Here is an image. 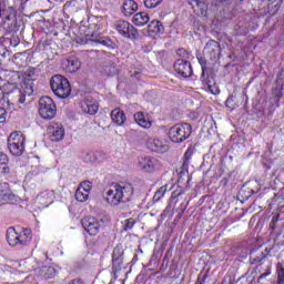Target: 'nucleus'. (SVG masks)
Listing matches in <instances>:
<instances>
[{"instance_id":"8","label":"nucleus","mask_w":284,"mask_h":284,"mask_svg":"<svg viewBox=\"0 0 284 284\" xmlns=\"http://www.w3.org/2000/svg\"><path fill=\"white\" fill-rule=\"evenodd\" d=\"M82 227L90 234V236H97L100 230L103 227V221L97 220V217H84L82 220Z\"/></svg>"},{"instance_id":"33","label":"nucleus","mask_w":284,"mask_h":284,"mask_svg":"<svg viewBox=\"0 0 284 284\" xmlns=\"http://www.w3.org/2000/svg\"><path fill=\"white\" fill-rule=\"evenodd\" d=\"M277 283L284 284V261L277 264Z\"/></svg>"},{"instance_id":"53","label":"nucleus","mask_w":284,"mask_h":284,"mask_svg":"<svg viewBox=\"0 0 284 284\" xmlns=\"http://www.w3.org/2000/svg\"><path fill=\"white\" fill-rule=\"evenodd\" d=\"M240 194L243 196V194H245V191H244V190H241V191H240Z\"/></svg>"},{"instance_id":"21","label":"nucleus","mask_w":284,"mask_h":284,"mask_svg":"<svg viewBox=\"0 0 284 284\" xmlns=\"http://www.w3.org/2000/svg\"><path fill=\"white\" fill-rule=\"evenodd\" d=\"M82 112L85 114H97L99 112V104L92 100H83L81 103Z\"/></svg>"},{"instance_id":"36","label":"nucleus","mask_w":284,"mask_h":284,"mask_svg":"<svg viewBox=\"0 0 284 284\" xmlns=\"http://www.w3.org/2000/svg\"><path fill=\"white\" fill-rule=\"evenodd\" d=\"M135 223H136V221H134V219H132V217L125 220L124 224H123L124 232L132 230V227H134Z\"/></svg>"},{"instance_id":"48","label":"nucleus","mask_w":284,"mask_h":284,"mask_svg":"<svg viewBox=\"0 0 284 284\" xmlns=\"http://www.w3.org/2000/svg\"><path fill=\"white\" fill-rule=\"evenodd\" d=\"M252 194H256V192L254 190H248V194L245 195V199H250V196H252Z\"/></svg>"},{"instance_id":"57","label":"nucleus","mask_w":284,"mask_h":284,"mask_svg":"<svg viewBox=\"0 0 284 284\" xmlns=\"http://www.w3.org/2000/svg\"><path fill=\"white\" fill-rule=\"evenodd\" d=\"M240 1H243V0H240Z\"/></svg>"},{"instance_id":"45","label":"nucleus","mask_w":284,"mask_h":284,"mask_svg":"<svg viewBox=\"0 0 284 284\" xmlns=\"http://www.w3.org/2000/svg\"><path fill=\"white\" fill-rule=\"evenodd\" d=\"M207 278L206 274L199 275L196 284H205V280Z\"/></svg>"},{"instance_id":"42","label":"nucleus","mask_w":284,"mask_h":284,"mask_svg":"<svg viewBox=\"0 0 284 284\" xmlns=\"http://www.w3.org/2000/svg\"><path fill=\"white\" fill-rule=\"evenodd\" d=\"M178 57H182L183 59H185L187 57V51L185 49H179L176 51Z\"/></svg>"},{"instance_id":"32","label":"nucleus","mask_w":284,"mask_h":284,"mask_svg":"<svg viewBox=\"0 0 284 284\" xmlns=\"http://www.w3.org/2000/svg\"><path fill=\"white\" fill-rule=\"evenodd\" d=\"M163 3V0H144L145 8L153 10L154 8H159Z\"/></svg>"},{"instance_id":"37","label":"nucleus","mask_w":284,"mask_h":284,"mask_svg":"<svg viewBox=\"0 0 284 284\" xmlns=\"http://www.w3.org/2000/svg\"><path fill=\"white\" fill-rule=\"evenodd\" d=\"M206 85L209 88V91L211 92V94H221V89H219V87L216 85V83H211L210 81L206 82Z\"/></svg>"},{"instance_id":"5","label":"nucleus","mask_w":284,"mask_h":284,"mask_svg":"<svg viewBox=\"0 0 284 284\" xmlns=\"http://www.w3.org/2000/svg\"><path fill=\"white\" fill-rule=\"evenodd\" d=\"M192 135V125L189 123L175 124L169 130V136L173 143H183Z\"/></svg>"},{"instance_id":"41","label":"nucleus","mask_w":284,"mask_h":284,"mask_svg":"<svg viewBox=\"0 0 284 284\" xmlns=\"http://www.w3.org/2000/svg\"><path fill=\"white\" fill-rule=\"evenodd\" d=\"M8 155L6 153L0 152V165H7Z\"/></svg>"},{"instance_id":"56","label":"nucleus","mask_w":284,"mask_h":284,"mask_svg":"<svg viewBox=\"0 0 284 284\" xmlns=\"http://www.w3.org/2000/svg\"><path fill=\"white\" fill-rule=\"evenodd\" d=\"M31 92H32V88H30Z\"/></svg>"},{"instance_id":"39","label":"nucleus","mask_w":284,"mask_h":284,"mask_svg":"<svg viewBox=\"0 0 284 284\" xmlns=\"http://www.w3.org/2000/svg\"><path fill=\"white\" fill-rule=\"evenodd\" d=\"M185 179L187 183H190V174L187 173V171H181L179 176V183H183Z\"/></svg>"},{"instance_id":"46","label":"nucleus","mask_w":284,"mask_h":284,"mask_svg":"<svg viewBox=\"0 0 284 284\" xmlns=\"http://www.w3.org/2000/svg\"><path fill=\"white\" fill-rule=\"evenodd\" d=\"M270 274H272V271L267 270L265 273L261 274L258 278L260 280L267 278V276H270Z\"/></svg>"},{"instance_id":"17","label":"nucleus","mask_w":284,"mask_h":284,"mask_svg":"<svg viewBox=\"0 0 284 284\" xmlns=\"http://www.w3.org/2000/svg\"><path fill=\"white\" fill-rule=\"evenodd\" d=\"M204 51L206 52V54H209L210 59H216V57H219L221 52V45L219 44L217 41L210 40L206 43Z\"/></svg>"},{"instance_id":"23","label":"nucleus","mask_w":284,"mask_h":284,"mask_svg":"<svg viewBox=\"0 0 284 284\" xmlns=\"http://www.w3.org/2000/svg\"><path fill=\"white\" fill-rule=\"evenodd\" d=\"M111 119L116 125H123L125 123V113L121 109H114L111 111Z\"/></svg>"},{"instance_id":"10","label":"nucleus","mask_w":284,"mask_h":284,"mask_svg":"<svg viewBox=\"0 0 284 284\" xmlns=\"http://www.w3.org/2000/svg\"><path fill=\"white\" fill-rule=\"evenodd\" d=\"M125 254V251L123 250L122 245H116L113 248L112 253V272L116 274V272H121L123 270V255Z\"/></svg>"},{"instance_id":"52","label":"nucleus","mask_w":284,"mask_h":284,"mask_svg":"<svg viewBox=\"0 0 284 284\" xmlns=\"http://www.w3.org/2000/svg\"><path fill=\"white\" fill-rule=\"evenodd\" d=\"M1 51L3 52V53H2V57H6V48L0 47V52H1Z\"/></svg>"},{"instance_id":"28","label":"nucleus","mask_w":284,"mask_h":284,"mask_svg":"<svg viewBox=\"0 0 284 284\" xmlns=\"http://www.w3.org/2000/svg\"><path fill=\"white\" fill-rule=\"evenodd\" d=\"M134 120L138 123V125H141V128H152V122H150V120H146L145 115L142 112L135 113Z\"/></svg>"},{"instance_id":"54","label":"nucleus","mask_w":284,"mask_h":284,"mask_svg":"<svg viewBox=\"0 0 284 284\" xmlns=\"http://www.w3.org/2000/svg\"><path fill=\"white\" fill-rule=\"evenodd\" d=\"M277 99H281V95H277Z\"/></svg>"},{"instance_id":"12","label":"nucleus","mask_w":284,"mask_h":284,"mask_svg":"<svg viewBox=\"0 0 284 284\" xmlns=\"http://www.w3.org/2000/svg\"><path fill=\"white\" fill-rule=\"evenodd\" d=\"M47 134L50 141L58 143V141H63V136H65V131L63 126L59 123H51L47 129Z\"/></svg>"},{"instance_id":"18","label":"nucleus","mask_w":284,"mask_h":284,"mask_svg":"<svg viewBox=\"0 0 284 284\" xmlns=\"http://www.w3.org/2000/svg\"><path fill=\"white\" fill-rule=\"evenodd\" d=\"M146 32L149 37H154V34H163L165 29L163 28V23L159 20H152L148 26Z\"/></svg>"},{"instance_id":"20","label":"nucleus","mask_w":284,"mask_h":284,"mask_svg":"<svg viewBox=\"0 0 284 284\" xmlns=\"http://www.w3.org/2000/svg\"><path fill=\"white\" fill-rule=\"evenodd\" d=\"M91 41L93 43H100L101 45H105L106 48H113L114 42L110 38L103 37L97 31L91 34Z\"/></svg>"},{"instance_id":"19","label":"nucleus","mask_w":284,"mask_h":284,"mask_svg":"<svg viewBox=\"0 0 284 284\" xmlns=\"http://www.w3.org/2000/svg\"><path fill=\"white\" fill-rule=\"evenodd\" d=\"M139 10V4L134 0H124L122 6V12L124 17H132L134 12Z\"/></svg>"},{"instance_id":"2","label":"nucleus","mask_w":284,"mask_h":284,"mask_svg":"<svg viewBox=\"0 0 284 284\" xmlns=\"http://www.w3.org/2000/svg\"><path fill=\"white\" fill-rule=\"evenodd\" d=\"M7 241L11 247H21L28 245L32 241V231L24 229L21 232L14 227L7 230Z\"/></svg>"},{"instance_id":"26","label":"nucleus","mask_w":284,"mask_h":284,"mask_svg":"<svg viewBox=\"0 0 284 284\" xmlns=\"http://www.w3.org/2000/svg\"><path fill=\"white\" fill-rule=\"evenodd\" d=\"M57 275V270L54 268V266H42L40 268V276L41 278H54V276Z\"/></svg>"},{"instance_id":"25","label":"nucleus","mask_w":284,"mask_h":284,"mask_svg":"<svg viewBox=\"0 0 284 284\" xmlns=\"http://www.w3.org/2000/svg\"><path fill=\"white\" fill-rule=\"evenodd\" d=\"M67 72H77L81 68V62L77 58H69L65 61Z\"/></svg>"},{"instance_id":"7","label":"nucleus","mask_w":284,"mask_h":284,"mask_svg":"<svg viewBox=\"0 0 284 284\" xmlns=\"http://www.w3.org/2000/svg\"><path fill=\"white\" fill-rule=\"evenodd\" d=\"M114 28L121 37H124L125 39H138L139 37V30L134 28L130 22L125 20H118L114 23Z\"/></svg>"},{"instance_id":"35","label":"nucleus","mask_w":284,"mask_h":284,"mask_svg":"<svg viewBox=\"0 0 284 284\" xmlns=\"http://www.w3.org/2000/svg\"><path fill=\"white\" fill-rule=\"evenodd\" d=\"M78 189L82 190L83 192H87L90 194L92 190V183L90 181H83Z\"/></svg>"},{"instance_id":"9","label":"nucleus","mask_w":284,"mask_h":284,"mask_svg":"<svg viewBox=\"0 0 284 284\" xmlns=\"http://www.w3.org/2000/svg\"><path fill=\"white\" fill-rule=\"evenodd\" d=\"M138 168L142 172H154V170H161V162L156 158L142 156L138 161Z\"/></svg>"},{"instance_id":"11","label":"nucleus","mask_w":284,"mask_h":284,"mask_svg":"<svg viewBox=\"0 0 284 284\" xmlns=\"http://www.w3.org/2000/svg\"><path fill=\"white\" fill-rule=\"evenodd\" d=\"M174 71L176 74L180 77H183V79H190L192 77L193 71H192V63L187 60L179 59L175 61L174 65Z\"/></svg>"},{"instance_id":"50","label":"nucleus","mask_w":284,"mask_h":284,"mask_svg":"<svg viewBox=\"0 0 284 284\" xmlns=\"http://www.w3.org/2000/svg\"><path fill=\"white\" fill-rule=\"evenodd\" d=\"M234 101V95H230L226 100V103H232Z\"/></svg>"},{"instance_id":"15","label":"nucleus","mask_w":284,"mask_h":284,"mask_svg":"<svg viewBox=\"0 0 284 284\" xmlns=\"http://www.w3.org/2000/svg\"><path fill=\"white\" fill-rule=\"evenodd\" d=\"M37 202L42 205V207H49L54 203V191H42L37 196Z\"/></svg>"},{"instance_id":"22","label":"nucleus","mask_w":284,"mask_h":284,"mask_svg":"<svg viewBox=\"0 0 284 284\" xmlns=\"http://www.w3.org/2000/svg\"><path fill=\"white\" fill-rule=\"evenodd\" d=\"M11 199L12 191L10 190V184L0 183V203H3V201H11Z\"/></svg>"},{"instance_id":"13","label":"nucleus","mask_w":284,"mask_h":284,"mask_svg":"<svg viewBox=\"0 0 284 284\" xmlns=\"http://www.w3.org/2000/svg\"><path fill=\"white\" fill-rule=\"evenodd\" d=\"M7 94L8 103H11V105H21V103H26V93L18 87H13Z\"/></svg>"},{"instance_id":"49","label":"nucleus","mask_w":284,"mask_h":284,"mask_svg":"<svg viewBox=\"0 0 284 284\" xmlns=\"http://www.w3.org/2000/svg\"><path fill=\"white\" fill-rule=\"evenodd\" d=\"M202 65V78L205 79V65L201 63Z\"/></svg>"},{"instance_id":"4","label":"nucleus","mask_w":284,"mask_h":284,"mask_svg":"<svg viewBox=\"0 0 284 284\" xmlns=\"http://www.w3.org/2000/svg\"><path fill=\"white\" fill-rule=\"evenodd\" d=\"M9 152L13 156H21L26 152V136L21 132H13L8 138Z\"/></svg>"},{"instance_id":"16","label":"nucleus","mask_w":284,"mask_h":284,"mask_svg":"<svg viewBox=\"0 0 284 284\" xmlns=\"http://www.w3.org/2000/svg\"><path fill=\"white\" fill-rule=\"evenodd\" d=\"M191 8L197 17H205L207 14V4L203 0H187Z\"/></svg>"},{"instance_id":"1","label":"nucleus","mask_w":284,"mask_h":284,"mask_svg":"<svg viewBox=\"0 0 284 284\" xmlns=\"http://www.w3.org/2000/svg\"><path fill=\"white\" fill-rule=\"evenodd\" d=\"M134 194L132 184L121 182L112 183L106 191V201L110 205H121V203H130Z\"/></svg>"},{"instance_id":"51","label":"nucleus","mask_w":284,"mask_h":284,"mask_svg":"<svg viewBox=\"0 0 284 284\" xmlns=\"http://www.w3.org/2000/svg\"><path fill=\"white\" fill-rule=\"evenodd\" d=\"M270 3H283V0H268Z\"/></svg>"},{"instance_id":"40","label":"nucleus","mask_w":284,"mask_h":284,"mask_svg":"<svg viewBox=\"0 0 284 284\" xmlns=\"http://www.w3.org/2000/svg\"><path fill=\"white\" fill-rule=\"evenodd\" d=\"M278 219H280V215H275V216L272 217V221L270 223L271 230H275L276 223H278Z\"/></svg>"},{"instance_id":"6","label":"nucleus","mask_w":284,"mask_h":284,"mask_svg":"<svg viewBox=\"0 0 284 284\" xmlns=\"http://www.w3.org/2000/svg\"><path fill=\"white\" fill-rule=\"evenodd\" d=\"M39 114L42 119H54L57 114V104L50 97H42L39 100Z\"/></svg>"},{"instance_id":"27","label":"nucleus","mask_w":284,"mask_h":284,"mask_svg":"<svg viewBox=\"0 0 284 284\" xmlns=\"http://www.w3.org/2000/svg\"><path fill=\"white\" fill-rule=\"evenodd\" d=\"M102 70L105 74H108V77H114V74H119V69H116V65H114V62L110 60L104 62Z\"/></svg>"},{"instance_id":"55","label":"nucleus","mask_w":284,"mask_h":284,"mask_svg":"<svg viewBox=\"0 0 284 284\" xmlns=\"http://www.w3.org/2000/svg\"><path fill=\"white\" fill-rule=\"evenodd\" d=\"M221 1H230V0H221Z\"/></svg>"},{"instance_id":"24","label":"nucleus","mask_w":284,"mask_h":284,"mask_svg":"<svg viewBox=\"0 0 284 284\" xmlns=\"http://www.w3.org/2000/svg\"><path fill=\"white\" fill-rule=\"evenodd\" d=\"M132 21L134 26H145V23L150 22V16L145 12H139L134 14Z\"/></svg>"},{"instance_id":"14","label":"nucleus","mask_w":284,"mask_h":284,"mask_svg":"<svg viewBox=\"0 0 284 284\" xmlns=\"http://www.w3.org/2000/svg\"><path fill=\"white\" fill-rule=\"evenodd\" d=\"M149 148L152 152H159L160 154H164L170 150V145L166 140L161 139H152L149 141Z\"/></svg>"},{"instance_id":"29","label":"nucleus","mask_w":284,"mask_h":284,"mask_svg":"<svg viewBox=\"0 0 284 284\" xmlns=\"http://www.w3.org/2000/svg\"><path fill=\"white\" fill-rule=\"evenodd\" d=\"M183 194V187L178 186L175 191L172 192L171 199H170V207H176V203H179V196Z\"/></svg>"},{"instance_id":"3","label":"nucleus","mask_w":284,"mask_h":284,"mask_svg":"<svg viewBox=\"0 0 284 284\" xmlns=\"http://www.w3.org/2000/svg\"><path fill=\"white\" fill-rule=\"evenodd\" d=\"M50 85L52 92L59 99H68L70 94H72V87H70V81L61 75L55 74L50 79Z\"/></svg>"},{"instance_id":"47","label":"nucleus","mask_w":284,"mask_h":284,"mask_svg":"<svg viewBox=\"0 0 284 284\" xmlns=\"http://www.w3.org/2000/svg\"><path fill=\"white\" fill-rule=\"evenodd\" d=\"M2 174H10V168L9 166H3L2 168Z\"/></svg>"},{"instance_id":"43","label":"nucleus","mask_w":284,"mask_h":284,"mask_svg":"<svg viewBox=\"0 0 284 284\" xmlns=\"http://www.w3.org/2000/svg\"><path fill=\"white\" fill-rule=\"evenodd\" d=\"M6 109L0 108V123H3V121H6Z\"/></svg>"},{"instance_id":"38","label":"nucleus","mask_w":284,"mask_h":284,"mask_svg":"<svg viewBox=\"0 0 284 284\" xmlns=\"http://www.w3.org/2000/svg\"><path fill=\"white\" fill-rule=\"evenodd\" d=\"M192 149H187L184 153V162H183V168H185V165H187V163H190V159H192Z\"/></svg>"},{"instance_id":"44","label":"nucleus","mask_w":284,"mask_h":284,"mask_svg":"<svg viewBox=\"0 0 284 284\" xmlns=\"http://www.w3.org/2000/svg\"><path fill=\"white\" fill-rule=\"evenodd\" d=\"M131 77H133V79H141V70L131 71Z\"/></svg>"},{"instance_id":"34","label":"nucleus","mask_w":284,"mask_h":284,"mask_svg":"<svg viewBox=\"0 0 284 284\" xmlns=\"http://www.w3.org/2000/svg\"><path fill=\"white\" fill-rule=\"evenodd\" d=\"M85 163H97V153L90 151L84 155Z\"/></svg>"},{"instance_id":"31","label":"nucleus","mask_w":284,"mask_h":284,"mask_svg":"<svg viewBox=\"0 0 284 284\" xmlns=\"http://www.w3.org/2000/svg\"><path fill=\"white\" fill-rule=\"evenodd\" d=\"M165 192H168V185L161 186L153 196L154 203H159V200L165 196Z\"/></svg>"},{"instance_id":"30","label":"nucleus","mask_w":284,"mask_h":284,"mask_svg":"<svg viewBox=\"0 0 284 284\" xmlns=\"http://www.w3.org/2000/svg\"><path fill=\"white\" fill-rule=\"evenodd\" d=\"M90 196V193H88L87 191H82V189H79L75 191V199L80 202V203H85V201H88Z\"/></svg>"}]
</instances>
